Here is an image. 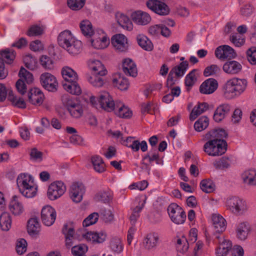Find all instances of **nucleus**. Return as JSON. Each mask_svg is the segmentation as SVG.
Segmentation results:
<instances>
[{
	"label": "nucleus",
	"instance_id": "obj_59",
	"mask_svg": "<svg viewBox=\"0 0 256 256\" xmlns=\"http://www.w3.org/2000/svg\"><path fill=\"white\" fill-rule=\"evenodd\" d=\"M99 215L97 212H93L90 214L82 222L84 226L88 227L96 224L98 219Z\"/></svg>",
	"mask_w": 256,
	"mask_h": 256
},
{
	"label": "nucleus",
	"instance_id": "obj_15",
	"mask_svg": "<svg viewBox=\"0 0 256 256\" xmlns=\"http://www.w3.org/2000/svg\"><path fill=\"white\" fill-rule=\"evenodd\" d=\"M212 221L214 236H220L219 234L222 233L226 230V220L220 214H214L212 215Z\"/></svg>",
	"mask_w": 256,
	"mask_h": 256
},
{
	"label": "nucleus",
	"instance_id": "obj_57",
	"mask_svg": "<svg viewBox=\"0 0 256 256\" xmlns=\"http://www.w3.org/2000/svg\"><path fill=\"white\" fill-rule=\"evenodd\" d=\"M20 79L24 80L28 84H31L34 81V76L32 73L27 71L25 68H22L18 74Z\"/></svg>",
	"mask_w": 256,
	"mask_h": 256
},
{
	"label": "nucleus",
	"instance_id": "obj_7",
	"mask_svg": "<svg viewBox=\"0 0 256 256\" xmlns=\"http://www.w3.org/2000/svg\"><path fill=\"white\" fill-rule=\"evenodd\" d=\"M62 101L70 116L73 118H79L82 116L84 108L81 104L76 102L68 95H64L62 97Z\"/></svg>",
	"mask_w": 256,
	"mask_h": 256
},
{
	"label": "nucleus",
	"instance_id": "obj_31",
	"mask_svg": "<svg viewBox=\"0 0 256 256\" xmlns=\"http://www.w3.org/2000/svg\"><path fill=\"white\" fill-rule=\"evenodd\" d=\"M243 183L248 186H256V170L249 169L245 170L241 175Z\"/></svg>",
	"mask_w": 256,
	"mask_h": 256
},
{
	"label": "nucleus",
	"instance_id": "obj_37",
	"mask_svg": "<svg viewBox=\"0 0 256 256\" xmlns=\"http://www.w3.org/2000/svg\"><path fill=\"white\" fill-rule=\"evenodd\" d=\"M136 41L139 46L143 50L150 52L154 48V45L150 38L144 34L136 36Z\"/></svg>",
	"mask_w": 256,
	"mask_h": 256
},
{
	"label": "nucleus",
	"instance_id": "obj_16",
	"mask_svg": "<svg viewBox=\"0 0 256 256\" xmlns=\"http://www.w3.org/2000/svg\"><path fill=\"white\" fill-rule=\"evenodd\" d=\"M146 6L149 9L159 15L165 16L169 13L168 6L160 0H148L146 2Z\"/></svg>",
	"mask_w": 256,
	"mask_h": 256
},
{
	"label": "nucleus",
	"instance_id": "obj_26",
	"mask_svg": "<svg viewBox=\"0 0 256 256\" xmlns=\"http://www.w3.org/2000/svg\"><path fill=\"white\" fill-rule=\"evenodd\" d=\"M76 39L77 38L70 30H65L59 34L58 42L59 46L64 48Z\"/></svg>",
	"mask_w": 256,
	"mask_h": 256
},
{
	"label": "nucleus",
	"instance_id": "obj_12",
	"mask_svg": "<svg viewBox=\"0 0 256 256\" xmlns=\"http://www.w3.org/2000/svg\"><path fill=\"white\" fill-rule=\"evenodd\" d=\"M55 209L50 205L44 206L41 210V219L42 223L48 226L52 225L56 219Z\"/></svg>",
	"mask_w": 256,
	"mask_h": 256
},
{
	"label": "nucleus",
	"instance_id": "obj_64",
	"mask_svg": "<svg viewBox=\"0 0 256 256\" xmlns=\"http://www.w3.org/2000/svg\"><path fill=\"white\" fill-rule=\"evenodd\" d=\"M246 56L248 61L252 64H256V47L253 46L246 51Z\"/></svg>",
	"mask_w": 256,
	"mask_h": 256
},
{
	"label": "nucleus",
	"instance_id": "obj_62",
	"mask_svg": "<svg viewBox=\"0 0 256 256\" xmlns=\"http://www.w3.org/2000/svg\"><path fill=\"white\" fill-rule=\"evenodd\" d=\"M220 71V69L219 66L216 64H212L205 68L204 72V74L206 76H209L216 75L218 74Z\"/></svg>",
	"mask_w": 256,
	"mask_h": 256
},
{
	"label": "nucleus",
	"instance_id": "obj_1",
	"mask_svg": "<svg viewBox=\"0 0 256 256\" xmlns=\"http://www.w3.org/2000/svg\"><path fill=\"white\" fill-rule=\"evenodd\" d=\"M226 132L222 129H215L210 131L206 137L208 140L204 144L203 150L208 155L218 156L224 154L226 150V142L224 140Z\"/></svg>",
	"mask_w": 256,
	"mask_h": 256
},
{
	"label": "nucleus",
	"instance_id": "obj_32",
	"mask_svg": "<svg viewBox=\"0 0 256 256\" xmlns=\"http://www.w3.org/2000/svg\"><path fill=\"white\" fill-rule=\"evenodd\" d=\"M122 70L126 74L136 77L138 74V70L134 62L130 58H126L122 62Z\"/></svg>",
	"mask_w": 256,
	"mask_h": 256
},
{
	"label": "nucleus",
	"instance_id": "obj_19",
	"mask_svg": "<svg viewBox=\"0 0 256 256\" xmlns=\"http://www.w3.org/2000/svg\"><path fill=\"white\" fill-rule=\"evenodd\" d=\"M216 238L218 240V246L216 249V255L217 256H226L232 248V242L224 236H216Z\"/></svg>",
	"mask_w": 256,
	"mask_h": 256
},
{
	"label": "nucleus",
	"instance_id": "obj_54",
	"mask_svg": "<svg viewBox=\"0 0 256 256\" xmlns=\"http://www.w3.org/2000/svg\"><path fill=\"white\" fill-rule=\"evenodd\" d=\"M86 0H68V6L72 10H78L83 8Z\"/></svg>",
	"mask_w": 256,
	"mask_h": 256
},
{
	"label": "nucleus",
	"instance_id": "obj_23",
	"mask_svg": "<svg viewBox=\"0 0 256 256\" xmlns=\"http://www.w3.org/2000/svg\"><path fill=\"white\" fill-rule=\"evenodd\" d=\"M28 98L29 102L32 104L40 106L44 102V96L40 88H34L29 92Z\"/></svg>",
	"mask_w": 256,
	"mask_h": 256
},
{
	"label": "nucleus",
	"instance_id": "obj_50",
	"mask_svg": "<svg viewBox=\"0 0 256 256\" xmlns=\"http://www.w3.org/2000/svg\"><path fill=\"white\" fill-rule=\"evenodd\" d=\"M112 211V208L110 206L101 210L100 214L105 222L108 223L113 220L114 217Z\"/></svg>",
	"mask_w": 256,
	"mask_h": 256
},
{
	"label": "nucleus",
	"instance_id": "obj_29",
	"mask_svg": "<svg viewBox=\"0 0 256 256\" xmlns=\"http://www.w3.org/2000/svg\"><path fill=\"white\" fill-rule=\"evenodd\" d=\"M242 64L236 60H230L225 62L222 66L223 70L229 74H236L242 70Z\"/></svg>",
	"mask_w": 256,
	"mask_h": 256
},
{
	"label": "nucleus",
	"instance_id": "obj_13",
	"mask_svg": "<svg viewBox=\"0 0 256 256\" xmlns=\"http://www.w3.org/2000/svg\"><path fill=\"white\" fill-rule=\"evenodd\" d=\"M85 192L86 188L83 184L78 182L74 183L70 188V198L73 202L79 203L82 200Z\"/></svg>",
	"mask_w": 256,
	"mask_h": 256
},
{
	"label": "nucleus",
	"instance_id": "obj_43",
	"mask_svg": "<svg viewBox=\"0 0 256 256\" xmlns=\"http://www.w3.org/2000/svg\"><path fill=\"white\" fill-rule=\"evenodd\" d=\"M80 27L82 34L86 36H91L94 31V30L92 23L87 20H82Z\"/></svg>",
	"mask_w": 256,
	"mask_h": 256
},
{
	"label": "nucleus",
	"instance_id": "obj_30",
	"mask_svg": "<svg viewBox=\"0 0 256 256\" xmlns=\"http://www.w3.org/2000/svg\"><path fill=\"white\" fill-rule=\"evenodd\" d=\"M105 76L90 74L87 75L86 80L92 87L100 88H103L106 84V80L104 78Z\"/></svg>",
	"mask_w": 256,
	"mask_h": 256
},
{
	"label": "nucleus",
	"instance_id": "obj_8",
	"mask_svg": "<svg viewBox=\"0 0 256 256\" xmlns=\"http://www.w3.org/2000/svg\"><path fill=\"white\" fill-rule=\"evenodd\" d=\"M66 190V186L62 181H54L48 186L47 197L50 200H55L60 198L65 193Z\"/></svg>",
	"mask_w": 256,
	"mask_h": 256
},
{
	"label": "nucleus",
	"instance_id": "obj_35",
	"mask_svg": "<svg viewBox=\"0 0 256 256\" xmlns=\"http://www.w3.org/2000/svg\"><path fill=\"white\" fill-rule=\"evenodd\" d=\"M82 48V42L78 38L64 48L68 54L72 56H76L80 54Z\"/></svg>",
	"mask_w": 256,
	"mask_h": 256
},
{
	"label": "nucleus",
	"instance_id": "obj_28",
	"mask_svg": "<svg viewBox=\"0 0 256 256\" xmlns=\"http://www.w3.org/2000/svg\"><path fill=\"white\" fill-rule=\"evenodd\" d=\"M218 87V82L214 78H208L203 82L200 86V91L202 94H212Z\"/></svg>",
	"mask_w": 256,
	"mask_h": 256
},
{
	"label": "nucleus",
	"instance_id": "obj_21",
	"mask_svg": "<svg viewBox=\"0 0 256 256\" xmlns=\"http://www.w3.org/2000/svg\"><path fill=\"white\" fill-rule=\"evenodd\" d=\"M88 66L90 70V74H97L100 76H106L108 70L102 63L99 60L96 59H90L87 62Z\"/></svg>",
	"mask_w": 256,
	"mask_h": 256
},
{
	"label": "nucleus",
	"instance_id": "obj_60",
	"mask_svg": "<svg viewBox=\"0 0 256 256\" xmlns=\"http://www.w3.org/2000/svg\"><path fill=\"white\" fill-rule=\"evenodd\" d=\"M44 28L42 26L34 25L32 26L27 32L28 36H38L43 34Z\"/></svg>",
	"mask_w": 256,
	"mask_h": 256
},
{
	"label": "nucleus",
	"instance_id": "obj_48",
	"mask_svg": "<svg viewBox=\"0 0 256 256\" xmlns=\"http://www.w3.org/2000/svg\"><path fill=\"white\" fill-rule=\"evenodd\" d=\"M209 124V119L206 116L200 118L194 123V128L197 132H202L205 130Z\"/></svg>",
	"mask_w": 256,
	"mask_h": 256
},
{
	"label": "nucleus",
	"instance_id": "obj_49",
	"mask_svg": "<svg viewBox=\"0 0 256 256\" xmlns=\"http://www.w3.org/2000/svg\"><path fill=\"white\" fill-rule=\"evenodd\" d=\"M128 148L134 152H137L140 148L142 152H144L148 150V145L146 142L144 140L140 142L138 140H134L130 145H128Z\"/></svg>",
	"mask_w": 256,
	"mask_h": 256
},
{
	"label": "nucleus",
	"instance_id": "obj_11",
	"mask_svg": "<svg viewBox=\"0 0 256 256\" xmlns=\"http://www.w3.org/2000/svg\"><path fill=\"white\" fill-rule=\"evenodd\" d=\"M112 44L114 50L118 52H126L129 48L127 37L122 34L114 35L112 38Z\"/></svg>",
	"mask_w": 256,
	"mask_h": 256
},
{
	"label": "nucleus",
	"instance_id": "obj_2",
	"mask_svg": "<svg viewBox=\"0 0 256 256\" xmlns=\"http://www.w3.org/2000/svg\"><path fill=\"white\" fill-rule=\"evenodd\" d=\"M16 184L19 192L26 198H32L38 194V186L31 174L26 173L18 174L16 178Z\"/></svg>",
	"mask_w": 256,
	"mask_h": 256
},
{
	"label": "nucleus",
	"instance_id": "obj_41",
	"mask_svg": "<svg viewBox=\"0 0 256 256\" xmlns=\"http://www.w3.org/2000/svg\"><path fill=\"white\" fill-rule=\"evenodd\" d=\"M91 162L94 170L98 173H102L106 170V165L102 158L98 156H94L91 158Z\"/></svg>",
	"mask_w": 256,
	"mask_h": 256
},
{
	"label": "nucleus",
	"instance_id": "obj_61",
	"mask_svg": "<svg viewBox=\"0 0 256 256\" xmlns=\"http://www.w3.org/2000/svg\"><path fill=\"white\" fill-rule=\"evenodd\" d=\"M88 250V247L84 244H80L72 247V252L74 256H84Z\"/></svg>",
	"mask_w": 256,
	"mask_h": 256
},
{
	"label": "nucleus",
	"instance_id": "obj_55",
	"mask_svg": "<svg viewBox=\"0 0 256 256\" xmlns=\"http://www.w3.org/2000/svg\"><path fill=\"white\" fill-rule=\"evenodd\" d=\"M230 41L236 47H240L244 45L246 39L242 36L238 35L236 34H232L230 38Z\"/></svg>",
	"mask_w": 256,
	"mask_h": 256
},
{
	"label": "nucleus",
	"instance_id": "obj_10",
	"mask_svg": "<svg viewBox=\"0 0 256 256\" xmlns=\"http://www.w3.org/2000/svg\"><path fill=\"white\" fill-rule=\"evenodd\" d=\"M168 212L172 221L177 224H182L186 220V214L184 210L175 203L171 204L168 208Z\"/></svg>",
	"mask_w": 256,
	"mask_h": 256
},
{
	"label": "nucleus",
	"instance_id": "obj_22",
	"mask_svg": "<svg viewBox=\"0 0 256 256\" xmlns=\"http://www.w3.org/2000/svg\"><path fill=\"white\" fill-rule=\"evenodd\" d=\"M112 82L114 86L121 91L127 90L130 86L128 79L120 73L113 74Z\"/></svg>",
	"mask_w": 256,
	"mask_h": 256
},
{
	"label": "nucleus",
	"instance_id": "obj_44",
	"mask_svg": "<svg viewBox=\"0 0 256 256\" xmlns=\"http://www.w3.org/2000/svg\"><path fill=\"white\" fill-rule=\"evenodd\" d=\"M176 246L177 251L182 254L186 252L189 248L188 240L184 236L176 238Z\"/></svg>",
	"mask_w": 256,
	"mask_h": 256
},
{
	"label": "nucleus",
	"instance_id": "obj_14",
	"mask_svg": "<svg viewBox=\"0 0 256 256\" xmlns=\"http://www.w3.org/2000/svg\"><path fill=\"white\" fill-rule=\"evenodd\" d=\"M83 239L95 244H101L104 242L107 238L106 232L100 230V232H82Z\"/></svg>",
	"mask_w": 256,
	"mask_h": 256
},
{
	"label": "nucleus",
	"instance_id": "obj_38",
	"mask_svg": "<svg viewBox=\"0 0 256 256\" xmlns=\"http://www.w3.org/2000/svg\"><path fill=\"white\" fill-rule=\"evenodd\" d=\"M12 226L11 216L6 212H2L0 215V228L3 232H8Z\"/></svg>",
	"mask_w": 256,
	"mask_h": 256
},
{
	"label": "nucleus",
	"instance_id": "obj_45",
	"mask_svg": "<svg viewBox=\"0 0 256 256\" xmlns=\"http://www.w3.org/2000/svg\"><path fill=\"white\" fill-rule=\"evenodd\" d=\"M8 100L12 105L20 108H26V102L23 98L14 95L12 92H10L8 95Z\"/></svg>",
	"mask_w": 256,
	"mask_h": 256
},
{
	"label": "nucleus",
	"instance_id": "obj_25",
	"mask_svg": "<svg viewBox=\"0 0 256 256\" xmlns=\"http://www.w3.org/2000/svg\"><path fill=\"white\" fill-rule=\"evenodd\" d=\"M160 242V236L156 232L148 234L144 238L143 245L145 249L151 250L155 248Z\"/></svg>",
	"mask_w": 256,
	"mask_h": 256
},
{
	"label": "nucleus",
	"instance_id": "obj_4",
	"mask_svg": "<svg viewBox=\"0 0 256 256\" xmlns=\"http://www.w3.org/2000/svg\"><path fill=\"white\" fill-rule=\"evenodd\" d=\"M89 102L93 107H100L108 112L114 111L116 106L112 96L106 91L101 92L98 98L90 96Z\"/></svg>",
	"mask_w": 256,
	"mask_h": 256
},
{
	"label": "nucleus",
	"instance_id": "obj_42",
	"mask_svg": "<svg viewBox=\"0 0 256 256\" xmlns=\"http://www.w3.org/2000/svg\"><path fill=\"white\" fill-rule=\"evenodd\" d=\"M208 109V104L206 103H201L196 106L190 115V120H194L198 116L204 112Z\"/></svg>",
	"mask_w": 256,
	"mask_h": 256
},
{
	"label": "nucleus",
	"instance_id": "obj_24",
	"mask_svg": "<svg viewBox=\"0 0 256 256\" xmlns=\"http://www.w3.org/2000/svg\"><path fill=\"white\" fill-rule=\"evenodd\" d=\"M115 18L118 24L123 29L128 31H132L134 28L132 22L125 14L116 12L115 14Z\"/></svg>",
	"mask_w": 256,
	"mask_h": 256
},
{
	"label": "nucleus",
	"instance_id": "obj_18",
	"mask_svg": "<svg viewBox=\"0 0 256 256\" xmlns=\"http://www.w3.org/2000/svg\"><path fill=\"white\" fill-rule=\"evenodd\" d=\"M215 56L219 60H224L236 58V54L234 48L230 46L222 45L216 48Z\"/></svg>",
	"mask_w": 256,
	"mask_h": 256
},
{
	"label": "nucleus",
	"instance_id": "obj_27",
	"mask_svg": "<svg viewBox=\"0 0 256 256\" xmlns=\"http://www.w3.org/2000/svg\"><path fill=\"white\" fill-rule=\"evenodd\" d=\"M250 232V226L247 222H242L238 224L236 228V237L240 240L247 239Z\"/></svg>",
	"mask_w": 256,
	"mask_h": 256
},
{
	"label": "nucleus",
	"instance_id": "obj_58",
	"mask_svg": "<svg viewBox=\"0 0 256 256\" xmlns=\"http://www.w3.org/2000/svg\"><path fill=\"white\" fill-rule=\"evenodd\" d=\"M110 246L112 250L118 253L122 252L123 250V246L122 241L118 238H113L110 242Z\"/></svg>",
	"mask_w": 256,
	"mask_h": 256
},
{
	"label": "nucleus",
	"instance_id": "obj_51",
	"mask_svg": "<svg viewBox=\"0 0 256 256\" xmlns=\"http://www.w3.org/2000/svg\"><path fill=\"white\" fill-rule=\"evenodd\" d=\"M26 66L30 70H34L37 67L36 59L30 54L26 55L24 58Z\"/></svg>",
	"mask_w": 256,
	"mask_h": 256
},
{
	"label": "nucleus",
	"instance_id": "obj_3",
	"mask_svg": "<svg viewBox=\"0 0 256 256\" xmlns=\"http://www.w3.org/2000/svg\"><path fill=\"white\" fill-rule=\"evenodd\" d=\"M247 81L244 78H232L225 82L222 87L223 94L227 99L240 96L246 90Z\"/></svg>",
	"mask_w": 256,
	"mask_h": 256
},
{
	"label": "nucleus",
	"instance_id": "obj_47",
	"mask_svg": "<svg viewBox=\"0 0 256 256\" xmlns=\"http://www.w3.org/2000/svg\"><path fill=\"white\" fill-rule=\"evenodd\" d=\"M200 186L202 190L206 193L212 192L216 188L215 184L210 179L202 180L200 182Z\"/></svg>",
	"mask_w": 256,
	"mask_h": 256
},
{
	"label": "nucleus",
	"instance_id": "obj_63",
	"mask_svg": "<svg viewBox=\"0 0 256 256\" xmlns=\"http://www.w3.org/2000/svg\"><path fill=\"white\" fill-rule=\"evenodd\" d=\"M65 236H74V226L71 223H67L64 224L62 230Z\"/></svg>",
	"mask_w": 256,
	"mask_h": 256
},
{
	"label": "nucleus",
	"instance_id": "obj_20",
	"mask_svg": "<svg viewBox=\"0 0 256 256\" xmlns=\"http://www.w3.org/2000/svg\"><path fill=\"white\" fill-rule=\"evenodd\" d=\"M10 212L14 216L22 215L24 212V207L19 198L14 195L12 196L8 206Z\"/></svg>",
	"mask_w": 256,
	"mask_h": 256
},
{
	"label": "nucleus",
	"instance_id": "obj_34",
	"mask_svg": "<svg viewBox=\"0 0 256 256\" xmlns=\"http://www.w3.org/2000/svg\"><path fill=\"white\" fill-rule=\"evenodd\" d=\"M115 114L120 118H129L132 116V110L122 102L116 103L114 110Z\"/></svg>",
	"mask_w": 256,
	"mask_h": 256
},
{
	"label": "nucleus",
	"instance_id": "obj_39",
	"mask_svg": "<svg viewBox=\"0 0 256 256\" xmlns=\"http://www.w3.org/2000/svg\"><path fill=\"white\" fill-rule=\"evenodd\" d=\"M62 86L66 91L72 94L78 96L82 92V88L78 83V81L62 83Z\"/></svg>",
	"mask_w": 256,
	"mask_h": 256
},
{
	"label": "nucleus",
	"instance_id": "obj_52",
	"mask_svg": "<svg viewBox=\"0 0 256 256\" xmlns=\"http://www.w3.org/2000/svg\"><path fill=\"white\" fill-rule=\"evenodd\" d=\"M112 193L110 190L101 191L96 196L97 200L104 202H108L112 199Z\"/></svg>",
	"mask_w": 256,
	"mask_h": 256
},
{
	"label": "nucleus",
	"instance_id": "obj_17",
	"mask_svg": "<svg viewBox=\"0 0 256 256\" xmlns=\"http://www.w3.org/2000/svg\"><path fill=\"white\" fill-rule=\"evenodd\" d=\"M130 17L134 24L138 26H146L152 20L150 14L141 10H138L132 12L131 14Z\"/></svg>",
	"mask_w": 256,
	"mask_h": 256
},
{
	"label": "nucleus",
	"instance_id": "obj_46",
	"mask_svg": "<svg viewBox=\"0 0 256 256\" xmlns=\"http://www.w3.org/2000/svg\"><path fill=\"white\" fill-rule=\"evenodd\" d=\"M0 54L6 63L11 64L14 60L16 56V52L10 48L2 50Z\"/></svg>",
	"mask_w": 256,
	"mask_h": 256
},
{
	"label": "nucleus",
	"instance_id": "obj_56",
	"mask_svg": "<svg viewBox=\"0 0 256 256\" xmlns=\"http://www.w3.org/2000/svg\"><path fill=\"white\" fill-rule=\"evenodd\" d=\"M188 62H183L174 68L176 75L178 77L182 76L188 68Z\"/></svg>",
	"mask_w": 256,
	"mask_h": 256
},
{
	"label": "nucleus",
	"instance_id": "obj_53",
	"mask_svg": "<svg viewBox=\"0 0 256 256\" xmlns=\"http://www.w3.org/2000/svg\"><path fill=\"white\" fill-rule=\"evenodd\" d=\"M213 164L216 169H224L228 168L230 166V161L228 158H222L215 160Z\"/></svg>",
	"mask_w": 256,
	"mask_h": 256
},
{
	"label": "nucleus",
	"instance_id": "obj_40",
	"mask_svg": "<svg viewBox=\"0 0 256 256\" xmlns=\"http://www.w3.org/2000/svg\"><path fill=\"white\" fill-rule=\"evenodd\" d=\"M40 227V224L36 218H32L28 222V232L30 236H34L38 234Z\"/></svg>",
	"mask_w": 256,
	"mask_h": 256
},
{
	"label": "nucleus",
	"instance_id": "obj_36",
	"mask_svg": "<svg viewBox=\"0 0 256 256\" xmlns=\"http://www.w3.org/2000/svg\"><path fill=\"white\" fill-rule=\"evenodd\" d=\"M230 110V106L228 104L220 106L216 110L214 114V120L216 122H220L224 118Z\"/></svg>",
	"mask_w": 256,
	"mask_h": 256
},
{
	"label": "nucleus",
	"instance_id": "obj_9",
	"mask_svg": "<svg viewBox=\"0 0 256 256\" xmlns=\"http://www.w3.org/2000/svg\"><path fill=\"white\" fill-rule=\"evenodd\" d=\"M41 86L48 92H54L58 90V82L55 76L51 73L45 72L40 76Z\"/></svg>",
	"mask_w": 256,
	"mask_h": 256
},
{
	"label": "nucleus",
	"instance_id": "obj_5",
	"mask_svg": "<svg viewBox=\"0 0 256 256\" xmlns=\"http://www.w3.org/2000/svg\"><path fill=\"white\" fill-rule=\"evenodd\" d=\"M226 206L232 214L238 216L245 215L248 211L246 201L236 196L228 198L226 201Z\"/></svg>",
	"mask_w": 256,
	"mask_h": 256
},
{
	"label": "nucleus",
	"instance_id": "obj_33",
	"mask_svg": "<svg viewBox=\"0 0 256 256\" xmlns=\"http://www.w3.org/2000/svg\"><path fill=\"white\" fill-rule=\"evenodd\" d=\"M61 74L64 80L63 83L78 81V76L77 72L68 66H64L62 68Z\"/></svg>",
	"mask_w": 256,
	"mask_h": 256
},
{
	"label": "nucleus",
	"instance_id": "obj_6",
	"mask_svg": "<svg viewBox=\"0 0 256 256\" xmlns=\"http://www.w3.org/2000/svg\"><path fill=\"white\" fill-rule=\"evenodd\" d=\"M90 46L94 49L102 50L106 48L110 44L108 34L102 29H96L90 40Z\"/></svg>",
	"mask_w": 256,
	"mask_h": 256
}]
</instances>
